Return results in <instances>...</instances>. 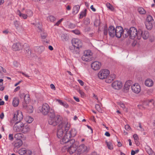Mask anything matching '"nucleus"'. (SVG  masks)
Here are the masks:
<instances>
[{
  "label": "nucleus",
  "instance_id": "obj_1",
  "mask_svg": "<svg viewBox=\"0 0 155 155\" xmlns=\"http://www.w3.org/2000/svg\"><path fill=\"white\" fill-rule=\"evenodd\" d=\"M61 117L58 115H55L53 111L50 112L49 114V118L48 119V123L49 124L54 126H55L58 124L64 123L62 121Z\"/></svg>",
  "mask_w": 155,
  "mask_h": 155
},
{
  "label": "nucleus",
  "instance_id": "obj_2",
  "mask_svg": "<svg viewBox=\"0 0 155 155\" xmlns=\"http://www.w3.org/2000/svg\"><path fill=\"white\" fill-rule=\"evenodd\" d=\"M79 144L78 141H75L74 139H72L68 142V144L63 147L62 150L66 149L70 154H72L74 153L75 154L77 151V147Z\"/></svg>",
  "mask_w": 155,
  "mask_h": 155
},
{
  "label": "nucleus",
  "instance_id": "obj_3",
  "mask_svg": "<svg viewBox=\"0 0 155 155\" xmlns=\"http://www.w3.org/2000/svg\"><path fill=\"white\" fill-rule=\"evenodd\" d=\"M70 124L68 122L62 123L59 124L57 128V136L59 138H61L64 132L66 133L70 128Z\"/></svg>",
  "mask_w": 155,
  "mask_h": 155
},
{
  "label": "nucleus",
  "instance_id": "obj_4",
  "mask_svg": "<svg viewBox=\"0 0 155 155\" xmlns=\"http://www.w3.org/2000/svg\"><path fill=\"white\" fill-rule=\"evenodd\" d=\"M126 34H124V37L127 38L129 36L130 38L134 39L137 37V36L139 33V30L137 31V28L134 27H131L129 29H125Z\"/></svg>",
  "mask_w": 155,
  "mask_h": 155
},
{
  "label": "nucleus",
  "instance_id": "obj_5",
  "mask_svg": "<svg viewBox=\"0 0 155 155\" xmlns=\"http://www.w3.org/2000/svg\"><path fill=\"white\" fill-rule=\"evenodd\" d=\"M139 108L143 110L147 109L148 110L153 109L155 107V101L151 99L144 102L143 105H138Z\"/></svg>",
  "mask_w": 155,
  "mask_h": 155
},
{
  "label": "nucleus",
  "instance_id": "obj_6",
  "mask_svg": "<svg viewBox=\"0 0 155 155\" xmlns=\"http://www.w3.org/2000/svg\"><path fill=\"white\" fill-rule=\"evenodd\" d=\"M16 14L21 18L24 19H26L28 17H30L33 15L32 11L29 9H27L25 10V14L23 13V12H21L19 10H18Z\"/></svg>",
  "mask_w": 155,
  "mask_h": 155
},
{
  "label": "nucleus",
  "instance_id": "obj_7",
  "mask_svg": "<svg viewBox=\"0 0 155 155\" xmlns=\"http://www.w3.org/2000/svg\"><path fill=\"white\" fill-rule=\"evenodd\" d=\"M92 55L93 53L91 50H85L84 52V54L82 57V59L84 61H90L92 59Z\"/></svg>",
  "mask_w": 155,
  "mask_h": 155
},
{
  "label": "nucleus",
  "instance_id": "obj_8",
  "mask_svg": "<svg viewBox=\"0 0 155 155\" xmlns=\"http://www.w3.org/2000/svg\"><path fill=\"white\" fill-rule=\"evenodd\" d=\"M110 74V71L107 69H101L98 73L97 76L101 79H104L106 78Z\"/></svg>",
  "mask_w": 155,
  "mask_h": 155
},
{
  "label": "nucleus",
  "instance_id": "obj_9",
  "mask_svg": "<svg viewBox=\"0 0 155 155\" xmlns=\"http://www.w3.org/2000/svg\"><path fill=\"white\" fill-rule=\"evenodd\" d=\"M149 34L147 31H142L141 29H139V33L137 36V39H140L141 37L144 40L147 39L149 37Z\"/></svg>",
  "mask_w": 155,
  "mask_h": 155
},
{
  "label": "nucleus",
  "instance_id": "obj_10",
  "mask_svg": "<svg viewBox=\"0 0 155 155\" xmlns=\"http://www.w3.org/2000/svg\"><path fill=\"white\" fill-rule=\"evenodd\" d=\"M39 110L43 114L47 115L49 111L50 107L47 104H44L42 107H39Z\"/></svg>",
  "mask_w": 155,
  "mask_h": 155
},
{
  "label": "nucleus",
  "instance_id": "obj_11",
  "mask_svg": "<svg viewBox=\"0 0 155 155\" xmlns=\"http://www.w3.org/2000/svg\"><path fill=\"white\" fill-rule=\"evenodd\" d=\"M87 149V147L84 144H81L78 147H77V151L74 155H80L81 154L85 152Z\"/></svg>",
  "mask_w": 155,
  "mask_h": 155
},
{
  "label": "nucleus",
  "instance_id": "obj_12",
  "mask_svg": "<svg viewBox=\"0 0 155 155\" xmlns=\"http://www.w3.org/2000/svg\"><path fill=\"white\" fill-rule=\"evenodd\" d=\"M23 118V115L21 112L20 111H16L14 113L13 120L17 122H21Z\"/></svg>",
  "mask_w": 155,
  "mask_h": 155
},
{
  "label": "nucleus",
  "instance_id": "obj_13",
  "mask_svg": "<svg viewBox=\"0 0 155 155\" xmlns=\"http://www.w3.org/2000/svg\"><path fill=\"white\" fill-rule=\"evenodd\" d=\"M73 46L76 48H79L82 46V43L81 40L78 38H73L71 40Z\"/></svg>",
  "mask_w": 155,
  "mask_h": 155
},
{
  "label": "nucleus",
  "instance_id": "obj_14",
  "mask_svg": "<svg viewBox=\"0 0 155 155\" xmlns=\"http://www.w3.org/2000/svg\"><path fill=\"white\" fill-rule=\"evenodd\" d=\"M126 31L125 29L123 31V28L120 26L117 27L115 28V35L116 37L118 38H120L123 34V36L124 34H125Z\"/></svg>",
  "mask_w": 155,
  "mask_h": 155
},
{
  "label": "nucleus",
  "instance_id": "obj_15",
  "mask_svg": "<svg viewBox=\"0 0 155 155\" xmlns=\"http://www.w3.org/2000/svg\"><path fill=\"white\" fill-rule=\"evenodd\" d=\"M131 88L132 91L135 94H138L141 91L140 86L138 83H135L132 85Z\"/></svg>",
  "mask_w": 155,
  "mask_h": 155
},
{
  "label": "nucleus",
  "instance_id": "obj_16",
  "mask_svg": "<svg viewBox=\"0 0 155 155\" xmlns=\"http://www.w3.org/2000/svg\"><path fill=\"white\" fill-rule=\"evenodd\" d=\"M23 123L21 122H16L13 127V130L15 132H21Z\"/></svg>",
  "mask_w": 155,
  "mask_h": 155
},
{
  "label": "nucleus",
  "instance_id": "obj_17",
  "mask_svg": "<svg viewBox=\"0 0 155 155\" xmlns=\"http://www.w3.org/2000/svg\"><path fill=\"white\" fill-rule=\"evenodd\" d=\"M122 87V82L120 81H114L111 84V87L114 89L116 90L120 89Z\"/></svg>",
  "mask_w": 155,
  "mask_h": 155
},
{
  "label": "nucleus",
  "instance_id": "obj_18",
  "mask_svg": "<svg viewBox=\"0 0 155 155\" xmlns=\"http://www.w3.org/2000/svg\"><path fill=\"white\" fill-rule=\"evenodd\" d=\"M101 63L98 61H95L91 63V67L95 71L99 70L101 67Z\"/></svg>",
  "mask_w": 155,
  "mask_h": 155
},
{
  "label": "nucleus",
  "instance_id": "obj_19",
  "mask_svg": "<svg viewBox=\"0 0 155 155\" xmlns=\"http://www.w3.org/2000/svg\"><path fill=\"white\" fill-rule=\"evenodd\" d=\"M70 135L68 134V133H66L65 134L63 138L60 140V143L62 144H64L65 143H67V145L68 144L70 140Z\"/></svg>",
  "mask_w": 155,
  "mask_h": 155
},
{
  "label": "nucleus",
  "instance_id": "obj_20",
  "mask_svg": "<svg viewBox=\"0 0 155 155\" xmlns=\"http://www.w3.org/2000/svg\"><path fill=\"white\" fill-rule=\"evenodd\" d=\"M18 153L21 155H30L31 154V152L30 150H27L25 148L20 149L18 150Z\"/></svg>",
  "mask_w": 155,
  "mask_h": 155
},
{
  "label": "nucleus",
  "instance_id": "obj_21",
  "mask_svg": "<svg viewBox=\"0 0 155 155\" xmlns=\"http://www.w3.org/2000/svg\"><path fill=\"white\" fill-rule=\"evenodd\" d=\"M108 33L110 37H114L115 35V29L114 27L112 26H110L108 28Z\"/></svg>",
  "mask_w": 155,
  "mask_h": 155
},
{
  "label": "nucleus",
  "instance_id": "obj_22",
  "mask_svg": "<svg viewBox=\"0 0 155 155\" xmlns=\"http://www.w3.org/2000/svg\"><path fill=\"white\" fill-rule=\"evenodd\" d=\"M115 77L116 75L115 74H111L110 75H109L107 77L105 78V81L107 83H110L115 79Z\"/></svg>",
  "mask_w": 155,
  "mask_h": 155
},
{
  "label": "nucleus",
  "instance_id": "obj_23",
  "mask_svg": "<svg viewBox=\"0 0 155 155\" xmlns=\"http://www.w3.org/2000/svg\"><path fill=\"white\" fill-rule=\"evenodd\" d=\"M21 48V44L19 43H14L12 46V48L14 51H16L19 50Z\"/></svg>",
  "mask_w": 155,
  "mask_h": 155
},
{
  "label": "nucleus",
  "instance_id": "obj_24",
  "mask_svg": "<svg viewBox=\"0 0 155 155\" xmlns=\"http://www.w3.org/2000/svg\"><path fill=\"white\" fill-rule=\"evenodd\" d=\"M154 84V82L152 79L148 78L145 81V85L148 87H152Z\"/></svg>",
  "mask_w": 155,
  "mask_h": 155
},
{
  "label": "nucleus",
  "instance_id": "obj_25",
  "mask_svg": "<svg viewBox=\"0 0 155 155\" xmlns=\"http://www.w3.org/2000/svg\"><path fill=\"white\" fill-rule=\"evenodd\" d=\"M132 82L131 81L128 80L125 83L124 85V90L128 91L130 86L132 85Z\"/></svg>",
  "mask_w": 155,
  "mask_h": 155
},
{
  "label": "nucleus",
  "instance_id": "obj_26",
  "mask_svg": "<svg viewBox=\"0 0 155 155\" xmlns=\"http://www.w3.org/2000/svg\"><path fill=\"white\" fill-rule=\"evenodd\" d=\"M30 130V128L29 125H24L23 124V126L22 127L21 132L23 133H26L28 132Z\"/></svg>",
  "mask_w": 155,
  "mask_h": 155
},
{
  "label": "nucleus",
  "instance_id": "obj_27",
  "mask_svg": "<svg viewBox=\"0 0 155 155\" xmlns=\"http://www.w3.org/2000/svg\"><path fill=\"white\" fill-rule=\"evenodd\" d=\"M68 133V134L70 135V137H74L77 134V132L76 130L74 129H72L70 131H67Z\"/></svg>",
  "mask_w": 155,
  "mask_h": 155
},
{
  "label": "nucleus",
  "instance_id": "obj_28",
  "mask_svg": "<svg viewBox=\"0 0 155 155\" xmlns=\"http://www.w3.org/2000/svg\"><path fill=\"white\" fill-rule=\"evenodd\" d=\"M23 144L21 140H18L14 142V146L15 147H19Z\"/></svg>",
  "mask_w": 155,
  "mask_h": 155
},
{
  "label": "nucleus",
  "instance_id": "obj_29",
  "mask_svg": "<svg viewBox=\"0 0 155 155\" xmlns=\"http://www.w3.org/2000/svg\"><path fill=\"white\" fill-rule=\"evenodd\" d=\"M19 101L18 98L17 97H15L13 99L12 104L14 107H17L19 104Z\"/></svg>",
  "mask_w": 155,
  "mask_h": 155
},
{
  "label": "nucleus",
  "instance_id": "obj_30",
  "mask_svg": "<svg viewBox=\"0 0 155 155\" xmlns=\"http://www.w3.org/2000/svg\"><path fill=\"white\" fill-rule=\"evenodd\" d=\"M35 26L37 28L38 32H41L42 31V25L39 22H38L35 25Z\"/></svg>",
  "mask_w": 155,
  "mask_h": 155
},
{
  "label": "nucleus",
  "instance_id": "obj_31",
  "mask_svg": "<svg viewBox=\"0 0 155 155\" xmlns=\"http://www.w3.org/2000/svg\"><path fill=\"white\" fill-rule=\"evenodd\" d=\"M153 23L148 22H145V25L148 30H151L153 27Z\"/></svg>",
  "mask_w": 155,
  "mask_h": 155
},
{
  "label": "nucleus",
  "instance_id": "obj_32",
  "mask_svg": "<svg viewBox=\"0 0 155 155\" xmlns=\"http://www.w3.org/2000/svg\"><path fill=\"white\" fill-rule=\"evenodd\" d=\"M80 8L79 5H76L73 8L72 13L73 14H76L78 12Z\"/></svg>",
  "mask_w": 155,
  "mask_h": 155
},
{
  "label": "nucleus",
  "instance_id": "obj_33",
  "mask_svg": "<svg viewBox=\"0 0 155 155\" xmlns=\"http://www.w3.org/2000/svg\"><path fill=\"white\" fill-rule=\"evenodd\" d=\"M145 149L146 152L149 155H154V153L152 149L149 146H147Z\"/></svg>",
  "mask_w": 155,
  "mask_h": 155
},
{
  "label": "nucleus",
  "instance_id": "obj_34",
  "mask_svg": "<svg viewBox=\"0 0 155 155\" xmlns=\"http://www.w3.org/2000/svg\"><path fill=\"white\" fill-rule=\"evenodd\" d=\"M57 101L61 105L64 106L65 107L67 108L68 107V104L65 102H63L62 101L60 100H57Z\"/></svg>",
  "mask_w": 155,
  "mask_h": 155
},
{
  "label": "nucleus",
  "instance_id": "obj_35",
  "mask_svg": "<svg viewBox=\"0 0 155 155\" xmlns=\"http://www.w3.org/2000/svg\"><path fill=\"white\" fill-rule=\"evenodd\" d=\"M117 103L118 104H119L120 106L121 107L124 111H125L126 112L127 111V109L126 108L124 104L123 103V102L120 101L118 102Z\"/></svg>",
  "mask_w": 155,
  "mask_h": 155
},
{
  "label": "nucleus",
  "instance_id": "obj_36",
  "mask_svg": "<svg viewBox=\"0 0 155 155\" xmlns=\"http://www.w3.org/2000/svg\"><path fill=\"white\" fill-rule=\"evenodd\" d=\"M19 96L21 98H23L25 100V97H27L28 98H29V95L28 94H25L23 93H20Z\"/></svg>",
  "mask_w": 155,
  "mask_h": 155
},
{
  "label": "nucleus",
  "instance_id": "obj_37",
  "mask_svg": "<svg viewBox=\"0 0 155 155\" xmlns=\"http://www.w3.org/2000/svg\"><path fill=\"white\" fill-rule=\"evenodd\" d=\"M106 143L109 150H112L113 149V146L112 143L110 142L106 141Z\"/></svg>",
  "mask_w": 155,
  "mask_h": 155
},
{
  "label": "nucleus",
  "instance_id": "obj_38",
  "mask_svg": "<svg viewBox=\"0 0 155 155\" xmlns=\"http://www.w3.org/2000/svg\"><path fill=\"white\" fill-rule=\"evenodd\" d=\"M47 20L48 21L53 22L56 20V18L52 15H50L47 17Z\"/></svg>",
  "mask_w": 155,
  "mask_h": 155
},
{
  "label": "nucleus",
  "instance_id": "obj_39",
  "mask_svg": "<svg viewBox=\"0 0 155 155\" xmlns=\"http://www.w3.org/2000/svg\"><path fill=\"white\" fill-rule=\"evenodd\" d=\"M138 11L141 14H144L146 13V12L144 9L141 7H139L138 8Z\"/></svg>",
  "mask_w": 155,
  "mask_h": 155
},
{
  "label": "nucleus",
  "instance_id": "obj_40",
  "mask_svg": "<svg viewBox=\"0 0 155 155\" xmlns=\"http://www.w3.org/2000/svg\"><path fill=\"white\" fill-rule=\"evenodd\" d=\"M22 134L20 133H18L15 135V138L17 140H21V139L22 137Z\"/></svg>",
  "mask_w": 155,
  "mask_h": 155
},
{
  "label": "nucleus",
  "instance_id": "obj_41",
  "mask_svg": "<svg viewBox=\"0 0 155 155\" xmlns=\"http://www.w3.org/2000/svg\"><path fill=\"white\" fill-rule=\"evenodd\" d=\"M153 21L154 19H153V17L152 16L149 15L147 16L145 22H153Z\"/></svg>",
  "mask_w": 155,
  "mask_h": 155
},
{
  "label": "nucleus",
  "instance_id": "obj_42",
  "mask_svg": "<svg viewBox=\"0 0 155 155\" xmlns=\"http://www.w3.org/2000/svg\"><path fill=\"white\" fill-rule=\"evenodd\" d=\"M33 120V119L31 117L28 116L25 118L26 121L28 123H31Z\"/></svg>",
  "mask_w": 155,
  "mask_h": 155
},
{
  "label": "nucleus",
  "instance_id": "obj_43",
  "mask_svg": "<svg viewBox=\"0 0 155 155\" xmlns=\"http://www.w3.org/2000/svg\"><path fill=\"white\" fill-rule=\"evenodd\" d=\"M26 110L29 113H31L33 110V107L31 105L28 106L26 107Z\"/></svg>",
  "mask_w": 155,
  "mask_h": 155
},
{
  "label": "nucleus",
  "instance_id": "obj_44",
  "mask_svg": "<svg viewBox=\"0 0 155 155\" xmlns=\"http://www.w3.org/2000/svg\"><path fill=\"white\" fill-rule=\"evenodd\" d=\"M106 5L107 7L110 10L112 11L114 10V8L113 6L109 3H107Z\"/></svg>",
  "mask_w": 155,
  "mask_h": 155
},
{
  "label": "nucleus",
  "instance_id": "obj_45",
  "mask_svg": "<svg viewBox=\"0 0 155 155\" xmlns=\"http://www.w3.org/2000/svg\"><path fill=\"white\" fill-rule=\"evenodd\" d=\"M87 11L86 9H85L84 11L81 12L80 14L79 18H81L84 17H85L86 15V12Z\"/></svg>",
  "mask_w": 155,
  "mask_h": 155
},
{
  "label": "nucleus",
  "instance_id": "obj_46",
  "mask_svg": "<svg viewBox=\"0 0 155 155\" xmlns=\"http://www.w3.org/2000/svg\"><path fill=\"white\" fill-rule=\"evenodd\" d=\"M61 39L63 41H66L68 40V37L66 35L63 34L61 36Z\"/></svg>",
  "mask_w": 155,
  "mask_h": 155
},
{
  "label": "nucleus",
  "instance_id": "obj_47",
  "mask_svg": "<svg viewBox=\"0 0 155 155\" xmlns=\"http://www.w3.org/2000/svg\"><path fill=\"white\" fill-rule=\"evenodd\" d=\"M14 24L16 28L18 29L20 25V22L17 20H15L14 21Z\"/></svg>",
  "mask_w": 155,
  "mask_h": 155
},
{
  "label": "nucleus",
  "instance_id": "obj_48",
  "mask_svg": "<svg viewBox=\"0 0 155 155\" xmlns=\"http://www.w3.org/2000/svg\"><path fill=\"white\" fill-rule=\"evenodd\" d=\"M95 107L96 109L99 112H101L102 110L100 106L98 104L95 105Z\"/></svg>",
  "mask_w": 155,
  "mask_h": 155
},
{
  "label": "nucleus",
  "instance_id": "obj_49",
  "mask_svg": "<svg viewBox=\"0 0 155 155\" xmlns=\"http://www.w3.org/2000/svg\"><path fill=\"white\" fill-rule=\"evenodd\" d=\"M42 32L41 33V38L42 39H44L46 38L47 36V34L43 32V31H42Z\"/></svg>",
  "mask_w": 155,
  "mask_h": 155
},
{
  "label": "nucleus",
  "instance_id": "obj_50",
  "mask_svg": "<svg viewBox=\"0 0 155 155\" xmlns=\"http://www.w3.org/2000/svg\"><path fill=\"white\" fill-rule=\"evenodd\" d=\"M133 137L135 140V142H137L138 140V137L137 135L136 134H134L133 136Z\"/></svg>",
  "mask_w": 155,
  "mask_h": 155
},
{
  "label": "nucleus",
  "instance_id": "obj_51",
  "mask_svg": "<svg viewBox=\"0 0 155 155\" xmlns=\"http://www.w3.org/2000/svg\"><path fill=\"white\" fill-rule=\"evenodd\" d=\"M94 25L96 26H97L100 25V21L98 19H96L94 22Z\"/></svg>",
  "mask_w": 155,
  "mask_h": 155
},
{
  "label": "nucleus",
  "instance_id": "obj_52",
  "mask_svg": "<svg viewBox=\"0 0 155 155\" xmlns=\"http://www.w3.org/2000/svg\"><path fill=\"white\" fill-rule=\"evenodd\" d=\"M8 139L9 140H10L11 141H13L14 140V137H13V134H9L8 135Z\"/></svg>",
  "mask_w": 155,
  "mask_h": 155
},
{
  "label": "nucleus",
  "instance_id": "obj_53",
  "mask_svg": "<svg viewBox=\"0 0 155 155\" xmlns=\"http://www.w3.org/2000/svg\"><path fill=\"white\" fill-rule=\"evenodd\" d=\"M137 129L138 130L141 131H143L144 130L143 128H142L141 125L140 123H139V126L137 127Z\"/></svg>",
  "mask_w": 155,
  "mask_h": 155
},
{
  "label": "nucleus",
  "instance_id": "obj_54",
  "mask_svg": "<svg viewBox=\"0 0 155 155\" xmlns=\"http://www.w3.org/2000/svg\"><path fill=\"white\" fill-rule=\"evenodd\" d=\"M78 92L81 94V97H83L85 96V94L84 92L82 91L79 90L78 91Z\"/></svg>",
  "mask_w": 155,
  "mask_h": 155
},
{
  "label": "nucleus",
  "instance_id": "obj_55",
  "mask_svg": "<svg viewBox=\"0 0 155 155\" xmlns=\"http://www.w3.org/2000/svg\"><path fill=\"white\" fill-rule=\"evenodd\" d=\"M63 20V18L61 19L54 25L58 26Z\"/></svg>",
  "mask_w": 155,
  "mask_h": 155
},
{
  "label": "nucleus",
  "instance_id": "obj_56",
  "mask_svg": "<svg viewBox=\"0 0 155 155\" xmlns=\"http://www.w3.org/2000/svg\"><path fill=\"white\" fill-rule=\"evenodd\" d=\"M72 32L76 35H79L80 34V31L78 30H72Z\"/></svg>",
  "mask_w": 155,
  "mask_h": 155
},
{
  "label": "nucleus",
  "instance_id": "obj_57",
  "mask_svg": "<svg viewBox=\"0 0 155 155\" xmlns=\"http://www.w3.org/2000/svg\"><path fill=\"white\" fill-rule=\"evenodd\" d=\"M0 72L5 73L6 70L4 69L2 67L0 66Z\"/></svg>",
  "mask_w": 155,
  "mask_h": 155
},
{
  "label": "nucleus",
  "instance_id": "obj_58",
  "mask_svg": "<svg viewBox=\"0 0 155 155\" xmlns=\"http://www.w3.org/2000/svg\"><path fill=\"white\" fill-rule=\"evenodd\" d=\"M104 33L105 35H107L108 33L107 28L105 27L104 30Z\"/></svg>",
  "mask_w": 155,
  "mask_h": 155
},
{
  "label": "nucleus",
  "instance_id": "obj_59",
  "mask_svg": "<svg viewBox=\"0 0 155 155\" xmlns=\"http://www.w3.org/2000/svg\"><path fill=\"white\" fill-rule=\"evenodd\" d=\"M125 128L127 130H129L131 129L129 125L128 124H127L125 126Z\"/></svg>",
  "mask_w": 155,
  "mask_h": 155
},
{
  "label": "nucleus",
  "instance_id": "obj_60",
  "mask_svg": "<svg viewBox=\"0 0 155 155\" xmlns=\"http://www.w3.org/2000/svg\"><path fill=\"white\" fill-rule=\"evenodd\" d=\"M13 64L14 66L17 67L19 66V64L17 61H14L13 62Z\"/></svg>",
  "mask_w": 155,
  "mask_h": 155
},
{
  "label": "nucleus",
  "instance_id": "obj_61",
  "mask_svg": "<svg viewBox=\"0 0 155 155\" xmlns=\"http://www.w3.org/2000/svg\"><path fill=\"white\" fill-rule=\"evenodd\" d=\"M78 81L81 86H82L84 85V82L82 81L81 80L78 79Z\"/></svg>",
  "mask_w": 155,
  "mask_h": 155
},
{
  "label": "nucleus",
  "instance_id": "obj_62",
  "mask_svg": "<svg viewBox=\"0 0 155 155\" xmlns=\"http://www.w3.org/2000/svg\"><path fill=\"white\" fill-rule=\"evenodd\" d=\"M20 86H18L14 90V92H16L20 90Z\"/></svg>",
  "mask_w": 155,
  "mask_h": 155
},
{
  "label": "nucleus",
  "instance_id": "obj_63",
  "mask_svg": "<svg viewBox=\"0 0 155 155\" xmlns=\"http://www.w3.org/2000/svg\"><path fill=\"white\" fill-rule=\"evenodd\" d=\"M50 87H51V88L52 89H53L54 90H55L56 89H55V87L54 85L53 84H51L50 85Z\"/></svg>",
  "mask_w": 155,
  "mask_h": 155
},
{
  "label": "nucleus",
  "instance_id": "obj_64",
  "mask_svg": "<svg viewBox=\"0 0 155 155\" xmlns=\"http://www.w3.org/2000/svg\"><path fill=\"white\" fill-rule=\"evenodd\" d=\"M8 32L9 31L8 30H4L2 31L3 33L5 35L7 34L8 33Z\"/></svg>",
  "mask_w": 155,
  "mask_h": 155
}]
</instances>
